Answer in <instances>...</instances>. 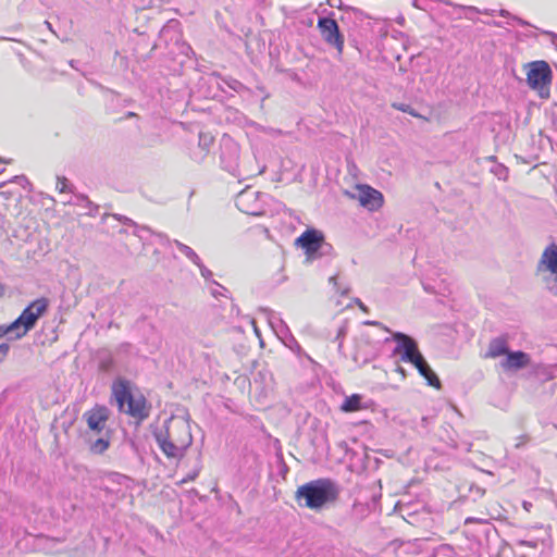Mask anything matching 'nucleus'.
I'll list each match as a JSON object with an SVG mask.
<instances>
[{"label":"nucleus","instance_id":"obj_25","mask_svg":"<svg viewBox=\"0 0 557 557\" xmlns=\"http://www.w3.org/2000/svg\"><path fill=\"white\" fill-rule=\"evenodd\" d=\"M214 143V137L209 132H200L199 133V141L198 146L207 154Z\"/></svg>","mask_w":557,"mask_h":557},{"label":"nucleus","instance_id":"obj_37","mask_svg":"<svg viewBox=\"0 0 557 557\" xmlns=\"http://www.w3.org/2000/svg\"><path fill=\"white\" fill-rule=\"evenodd\" d=\"M214 283L216 284V286H218V288H219V289H214V290L212 292V295H213L214 297H218L219 295H223V292H226V288H225V287H223L222 285L218 284L216 282H214Z\"/></svg>","mask_w":557,"mask_h":557},{"label":"nucleus","instance_id":"obj_39","mask_svg":"<svg viewBox=\"0 0 557 557\" xmlns=\"http://www.w3.org/2000/svg\"><path fill=\"white\" fill-rule=\"evenodd\" d=\"M12 332H14V330H13V329H11V325H10V326H8V327L0 326V338H1L2 336H4L5 334H8V333H12Z\"/></svg>","mask_w":557,"mask_h":557},{"label":"nucleus","instance_id":"obj_13","mask_svg":"<svg viewBox=\"0 0 557 557\" xmlns=\"http://www.w3.org/2000/svg\"><path fill=\"white\" fill-rule=\"evenodd\" d=\"M530 362H531V358H530L529 354L521 351V350H517V351L509 350V352L499 362V364L504 371L515 372V371H519L521 369L527 368L530 364Z\"/></svg>","mask_w":557,"mask_h":557},{"label":"nucleus","instance_id":"obj_10","mask_svg":"<svg viewBox=\"0 0 557 557\" xmlns=\"http://www.w3.org/2000/svg\"><path fill=\"white\" fill-rule=\"evenodd\" d=\"M236 207L249 215H262L264 213V201L261 194L252 188L242 190L235 199Z\"/></svg>","mask_w":557,"mask_h":557},{"label":"nucleus","instance_id":"obj_47","mask_svg":"<svg viewBox=\"0 0 557 557\" xmlns=\"http://www.w3.org/2000/svg\"><path fill=\"white\" fill-rule=\"evenodd\" d=\"M16 180H21V181L28 183L25 176H16Z\"/></svg>","mask_w":557,"mask_h":557},{"label":"nucleus","instance_id":"obj_45","mask_svg":"<svg viewBox=\"0 0 557 557\" xmlns=\"http://www.w3.org/2000/svg\"><path fill=\"white\" fill-rule=\"evenodd\" d=\"M123 222H124L125 224H128V225H135V223H134L131 219H128V218H124V219H123Z\"/></svg>","mask_w":557,"mask_h":557},{"label":"nucleus","instance_id":"obj_14","mask_svg":"<svg viewBox=\"0 0 557 557\" xmlns=\"http://www.w3.org/2000/svg\"><path fill=\"white\" fill-rule=\"evenodd\" d=\"M509 352L508 342L505 337L499 336L493 338L488 344V349L485 354L486 358H498L500 356H506Z\"/></svg>","mask_w":557,"mask_h":557},{"label":"nucleus","instance_id":"obj_29","mask_svg":"<svg viewBox=\"0 0 557 557\" xmlns=\"http://www.w3.org/2000/svg\"><path fill=\"white\" fill-rule=\"evenodd\" d=\"M337 278H338L337 274L331 275V276L329 277V283L333 285V288H334V290H335L336 293H341L342 295H346V294H348V290H349V289H348L347 287H346V288H344V289H341V287H339V285H338V282H337Z\"/></svg>","mask_w":557,"mask_h":557},{"label":"nucleus","instance_id":"obj_22","mask_svg":"<svg viewBox=\"0 0 557 557\" xmlns=\"http://www.w3.org/2000/svg\"><path fill=\"white\" fill-rule=\"evenodd\" d=\"M176 247L177 249L188 259L190 260L194 264H199V256L195 252V250L193 248H190L189 246L181 243L180 240H173L172 242Z\"/></svg>","mask_w":557,"mask_h":557},{"label":"nucleus","instance_id":"obj_6","mask_svg":"<svg viewBox=\"0 0 557 557\" xmlns=\"http://www.w3.org/2000/svg\"><path fill=\"white\" fill-rule=\"evenodd\" d=\"M48 304V299L39 298L23 310L21 315L11 324V329L14 331L23 326V331L16 334V338H21L35 326L39 317L46 312Z\"/></svg>","mask_w":557,"mask_h":557},{"label":"nucleus","instance_id":"obj_3","mask_svg":"<svg viewBox=\"0 0 557 557\" xmlns=\"http://www.w3.org/2000/svg\"><path fill=\"white\" fill-rule=\"evenodd\" d=\"M112 395L117 403L120 411L129 414L138 421H144L149 417L150 408L147 405L146 398L143 395H133L127 380H115L112 384Z\"/></svg>","mask_w":557,"mask_h":557},{"label":"nucleus","instance_id":"obj_36","mask_svg":"<svg viewBox=\"0 0 557 557\" xmlns=\"http://www.w3.org/2000/svg\"><path fill=\"white\" fill-rule=\"evenodd\" d=\"M544 35L548 36L549 39H550V42L555 46V48L557 49V34L553 33V32H549V30H545L543 32Z\"/></svg>","mask_w":557,"mask_h":557},{"label":"nucleus","instance_id":"obj_40","mask_svg":"<svg viewBox=\"0 0 557 557\" xmlns=\"http://www.w3.org/2000/svg\"><path fill=\"white\" fill-rule=\"evenodd\" d=\"M354 301L362 311L368 312V307L359 298H356Z\"/></svg>","mask_w":557,"mask_h":557},{"label":"nucleus","instance_id":"obj_12","mask_svg":"<svg viewBox=\"0 0 557 557\" xmlns=\"http://www.w3.org/2000/svg\"><path fill=\"white\" fill-rule=\"evenodd\" d=\"M352 197L357 198L360 205L370 211L377 210L383 205V195L369 185H358L357 194Z\"/></svg>","mask_w":557,"mask_h":557},{"label":"nucleus","instance_id":"obj_21","mask_svg":"<svg viewBox=\"0 0 557 557\" xmlns=\"http://www.w3.org/2000/svg\"><path fill=\"white\" fill-rule=\"evenodd\" d=\"M362 396L359 394H354L349 397H346L344 403L341 406V409L345 412L358 411L364 408L361 404Z\"/></svg>","mask_w":557,"mask_h":557},{"label":"nucleus","instance_id":"obj_26","mask_svg":"<svg viewBox=\"0 0 557 557\" xmlns=\"http://www.w3.org/2000/svg\"><path fill=\"white\" fill-rule=\"evenodd\" d=\"M286 347L296 352L298 356L301 354V347L298 342L294 338L293 335L289 334H281L280 336Z\"/></svg>","mask_w":557,"mask_h":557},{"label":"nucleus","instance_id":"obj_51","mask_svg":"<svg viewBox=\"0 0 557 557\" xmlns=\"http://www.w3.org/2000/svg\"><path fill=\"white\" fill-rule=\"evenodd\" d=\"M423 288H424L426 292H431L430 286H428V285H425V284L423 285Z\"/></svg>","mask_w":557,"mask_h":557},{"label":"nucleus","instance_id":"obj_53","mask_svg":"<svg viewBox=\"0 0 557 557\" xmlns=\"http://www.w3.org/2000/svg\"><path fill=\"white\" fill-rule=\"evenodd\" d=\"M46 24H47V28L51 29V24L49 22H46Z\"/></svg>","mask_w":557,"mask_h":557},{"label":"nucleus","instance_id":"obj_15","mask_svg":"<svg viewBox=\"0 0 557 557\" xmlns=\"http://www.w3.org/2000/svg\"><path fill=\"white\" fill-rule=\"evenodd\" d=\"M419 373L428 381V384L430 386H433L435 388H441V381L437 377V375L432 371L429 363L424 359V357H421L418 359L417 363L414 364Z\"/></svg>","mask_w":557,"mask_h":557},{"label":"nucleus","instance_id":"obj_31","mask_svg":"<svg viewBox=\"0 0 557 557\" xmlns=\"http://www.w3.org/2000/svg\"><path fill=\"white\" fill-rule=\"evenodd\" d=\"M494 172V174L500 178V180H505L507 177V173H508V170L506 166L502 165V164H498L494 170H492Z\"/></svg>","mask_w":557,"mask_h":557},{"label":"nucleus","instance_id":"obj_9","mask_svg":"<svg viewBox=\"0 0 557 557\" xmlns=\"http://www.w3.org/2000/svg\"><path fill=\"white\" fill-rule=\"evenodd\" d=\"M341 493L337 483L330 479L315 480V511L336 503Z\"/></svg>","mask_w":557,"mask_h":557},{"label":"nucleus","instance_id":"obj_49","mask_svg":"<svg viewBox=\"0 0 557 557\" xmlns=\"http://www.w3.org/2000/svg\"><path fill=\"white\" fill-rule=\"evenodd\" d=\"M482 13H484V14H493L494 11L493 10H484Z\"/></svg>","mask_w":557,"mask_h":557},{"label":"nucleus","instance_id":"obj_43","mask_svg":"<svg viewBox=\"0 0 557 557\" xmlns=\"http://www.w3.org/2000/svg\"><path fill=\"white\" fill-rule=\"evenodd\" d=\"M462 445L465 446V450L467 453L471 451L472 444L470 442H462Z\"/></svg>","mask_w":557,"mask_h":557},{"label":"nucleus","instance_id":"obj_27","mask_svg":"<svg viewBox=\"0 0 557 557\" xmlns=\"http://www.w3.org/2000/svg\"><path fill=\"white\" fill-rule=\"evenodd\" d=\"M392 107L398 111L408 113L414 117H421V115L410 104L394 102L392 103Z\"/></svg>","mask_w":557,"mask_h":557},{"label":"nucleus","instance_id":"obj_48","mask_svg":"<svg viewBox=\"0 0 557 557\" xmlns=\"http://www.w3.org/2000/svg\"><path fill=\"white\" fill-rule=\"evenodd\" d=\"M352 11H354L356 14L363 15L362 11H360V10H358V9H352Z\"/></svg>","mask_w":557,"mask_h":557},{"label":"nucleus","instance_id":"obj_54","mask_svg":"<svg viewBox=\"0 0 557 557\" xmlns=\"http://www.w3.org/2000/svg\"><path fill=\"white\" fill-rule=\"evenodd\" d=\"M70 65H71L72 67H74L75 62L72 60V61L70 62Z\"/></svg>","mask_w":557,"mask_h":557},{"label":"nucleus","instance_id":"obj_23","mask_svg":"<svg viewBox=\"0 0 557 557\" xmlns=\"http://www.w3.org/2000/svg\"><path fill=\"white\" fill-rule=\"evenodd\" d=\"M134 226H135L134 235L138 236L139 238H144V233H151L160 239V243L162 245L171 244V239L163 233L152 232L148 226H144V225L139 226V225L135 224Z\"/></svg>","mask_w":557,"mask_h":557},{"label":"nucleus","instance_id":"obj_24","mask_svg":"<svg viewBox=\"0 0 557 557\" xmlns=\"http://www.w3.org/2000/svg\"><path fill=\"white\" fill-rule=\"evenodd\" d=\"M218 86L223 91H226L225 87H227L228 89H231L235 92H240L242 90L245 89V86L239 81L232 78V77L221 78V83H218Z\"/></svg>","mask_w":557,"mask_h":557},{"label":"nucleus","instance_id":"obj_1","mask_svg":"<svg viewBox=\"0 0 557 557\" xmlns=\"http://www.w3.org/2000/svg\"><path fill=\"white\" fill-rule=\"evenodd\" d=\"M154 438L168 458L181 459L193 443L189 421L182 417H171L164 429L154 433Z\"/></svg>","mask_w":557,"mask_h":557},{"label":"nucleus","instance_id":"obj_56","mask_svg":"<svg viewBox=\"0 0 557 557\" xmlns=\"http://www.w3.org/2000/svg\"><path fill=\"white\" fill-rule=\"evenodd\" d=\"M306 357H307L308 360H310V361L312 360L309 355H306Z\"/></svg>","mask_w":557,"mask_h":557},{"label":"nucleus","instance_id":"obj_33","mask_svg":"<svg viewBox=\"0 0 557 557\" xmlns=\"http://www.w3.org/2000/svg\"><path fill=\"white\" fill-rule=\"evenodd\" d=\"M196 265L199 268L202 277L209 280L212 276V272L202 264L201 260H199V264Z\"/></svg>","mask_w":557,"mask_h":557},{"label":"nucleus","instance_id":"obj_38","mask_svg":"<svg viewBox=\"0 0 557 557\" xmlns=\"http://www.w3.org/2000/svg\"><path fill=\"white\" fill-rule=\"evenodd\" d=\"M460 8L466 10L467 13H481V11L478 8H475V7H462V5H460ZM466 16L468 17V14H466Z\"/></svg>","mask_w":557,"mask_h":557},{"label":"nucleus","instance_id":"obj_20","mask_svg":"<svg viewBox=\"0 0 557 557\" xmlns=\"http://www.w3.org/2000/svg\"><path fill=\"white\" fill-rule=\"evenodd\" d=\"M440 438L449 448L457 449L459 447L456 432L451 429L450 425H446V426L442 428Z\"/></svg>","mask_w":557,"mask_h":557},{"label":"nucleus","instance_id":"obj_42","mask_svg":"<svg viewBox=\"0 0 557 557\" xmlns=\"http://www.w3.org/2000/svg\"><path fill=\"white\" fill-rule=\"evenodd\" d=\"M327 3L332 8H336V7L338 8L341 5L342 1L341 0H327Z\"/></svg>","mask_w":557,"mask_h":557},{"label":"nucleus","instance_id":"obj_52","mask_svg":"<svg viewBox=\"0 0 557 557\" xmlns=\"http://www.w3.org/2000/svg\"><path fill=\"white\" fill-rule=\"evenodd\" d=\"M367 324H369V325H377L379 323L377 322H367Z\"/></svg>","mask_w":557,"mask_h":557},{"label":"nucleus","instance_id":"obj_7","mask_svg":"<svg viewBox=\"0 0 557 557\" xmlns=\"http://www.w3.org/2000/svg\"><path fill=\"white\" fill-rule=\"evenodd\" d=\"M392 338L396 342V347L393 352L394 355L400 356L401 361L414 366L418 359L423 357L418 348L417 342L411 336L401 332H394Z\"/></svg>","mask_w":557,"mask_h":557},{"label":"nucleus","instance_id":"obj_28","mask_svg":"<svg viewBox=\"0 0 557 557\" xmlns=\"http://www.w3.org/2000/svg\"><path fill=\"white\" fill-rule=\"evenodd\" d=\"M57 189L60 193L72 191V187L69 186V182H67L66 177L58 176V178H57Z\"/></svg>","mask_w":557,"mask_h":557},{"label":"nucleus","instance_id":"obj_5","mask_svg":"<svg viewBox=\"0 0 557 557\" xmlns=\"http://www.w3.org/2000/svg\"><path fill=\"white\" fill-rule=\"evenodd\" d=\"M546 287L557 296V244L552 243L543 251L537 264Z\"/></svg>","mask_w":557,"mask_h":557},{"label":"nucleus","instance_id":"obj_11","mask_svg":"<svg viewBox=\"0 0 557 557\" xmlns=\"http://www.w3.org/2000/svg\"><path fill=\"white\" fill-rule=\"evenodd\" d=\"M552 81V71L545 61H536L531 63L528 72L527 82L533 89L540 90L543 96V89L547 88Z\"/></svg>","mask_w":557,"mask_h":557},{"label":"nucleus","instance_id":"obj_4","mask_svg":"<svg viewBox=\"0 0 557 557\" xmlns=\"http://www.w3.org/2000/svg\"><path fill=\"white\" fill-rule=\"evenodd\" d=\"M42 549L49 554L65 552L70 557H95L97 544L91 533H86L79 540L65 544L64 541L53 537H44Z\"/></svg>","mask_w":557,"mask_h":557},{"label":"nucleus","instance_id":"obj_50","mask_svg":"<svg viewBox=\"0 0 557 557\" xmlns=\"http://www.w3.org/2000/svg\"><path fill=\"white\" fill-rule=\"evenodd\" d=\"M3 293H4V287H3V285L0 284V297L3 295Z\"/></svg>","mask_w":557,"mask_h":557},{"label":"nucleus","instance_id":"obj_17","mask_svg":"<svg viewBox=\"0 0 557 557\" xmlns=\"http://www.w3.org/2000/svg\"><path fill=\"white\" fill-rule=\"evenodd\" d=\"M334 250L331 244L326 243L322 232L315 230V259L321 257H333Z\"/></svg>","mask_w":557,"mask_h":557},{"label":"nucleus","instance_id":"obj_19","mask_svg":"<svg viewBox=\"0 0 557 557\" xmlns=\"http://www.w3.org/2000/svg\"><path fill=\"white\" fill-rule=\"evenodd\" d=\"M296 499L299 505H302V500H305V505L307 507L313 508V481H310L298 488Z\"/></svg>","mask_w":557,"mask_h":557},{"label":"nucleus","instance_id":"obj_16","mask_svg":"<svg viewBox=\"0 0 557 557\" xmlns=\"http://www.w3.org/2000/svg\"><path fill=\"white\" fill-rule=\"evenodd\" d=\"M295 246L304 248L309 260L313 255V227H308L296 238Z\"/></svg>","mask_w":557,"mask_h":557},{"label":"nucleus","instance_id":"obj_2","mask_svg":"<svg viewBox=\"0 0 557 557\" xmlns=\"http://www.w3.org/2000/svg\"><path fill=\"white\" fill-rule=\"evenodd\" d=\"M110 418V410L103 405H96L83 414L90 432L99 437L94 438L92 434H87L89 450L95 455L103 454L111 444V430L107 429V421Z\"/></svg>","mask_w":557,"mask_h":557},{"label":"nucleus","instance_id":"obj_41","mask_svg":"<svg viewBox=\"0 0 557 557\" xmlns=\"http://www.w3.org/2000/svg\"><path fill=\"white\" fill-rule=\"evenodd\" d=\"M493 26L495 27H506L507 25H509V22H499V21H493L491 23Z\"/></svg>","mask_w":557,"mask_h":557},{"label":"nucleus","instance_id":"obj_32","mask_svg":"<svg viewBox=\"0 0 557 557\" xmlns=\"http://www.w3.org/2000/svg\"><path fill=\"white\" fill-rule=\"evenodd\" d=\"M347 329L345 325L338 327L335 339L338 341V349L343 346V337L346 335Z\"/></svg>","mask_w":557,"mask_h":557},{"label":"nucleus","instance_id":"obj_35","mask_svg":"<svg viewBox=\"0 0 557 557\" xmlns=\"http://www.w3.org/2000/svg\"><path fill=\"white\" fill-rule=\"evenodd\" d=\"M199 474V470H194L189 474H187L184 479L181 480V484L187 483L189 481H194Z\"/></svg>","mask_w":557,"mask_h":557},{"label":"nucleus","instance_id":"obj_55","mask_svg":"<svg viewBox=\"0 0 557 557\" xmlns=\"http://www.w3.org/2000/svg\"><path fill=\"white\" fill-rule=\"evenodd\" d=\"M134 115H135V113H133V112L127 113V116H134Z\"/></svg>","mask_w":557,"mask_h":557},{"label":"nucleus","instance_id":"obj_30","mask_svg":"<svg viewBox=\"0 0 557 557\" xmlns=\"http://www.w3.org/2000/svg\"><path fill=\"white\" fill-rule=\"evenodd\" d=\"M499 15L503 16V17H507V18H510L512 21H516L518 24L522 25V26H525V25H529L528 22H525L524 20L516 16V15H512L509 11L507 10H500L499 11Z\"/></svg>","mask_w":557,"mask_h":557},{"label":"nucleus","instance_id":"obj_44","mask_svg":"<svg viewBox=\"0 0 557 557\" xmlns=\"http://www.w3.org/2000/svg\"><path fill=\"white\" fill-rule=\"evenodd\" d=\"M101 544H102V548H106L107 544H108V540L107 539H101ZM104 553V549H102L100 552V554H103Z\"/></svg>","mask_w":557,"mask_h":557},{"label":"nucleus","instance_id":"obj_46","mask_svg":"<svg viewBox=\"0 0 557 557\" xmlns=\"http://www.w3.org/2000/svg\"><path fill=\"white\" fill-rule=\"evenodd\" d=\"M396 371L399 372L405 377L406 374L404 368L397 367Z\"/></svg>","mask_w":557,"mask_h":557},{"label":"nucleus","instance_id":"obj_34","mask_svg":"<svg viewBox=\"0 0 557 557\" xmlns=\"http://www.w3.org/2000/svg\"><path fill=\"white\" fill-rule=\"evenodd\" d=\"M9 350H10V345L8 343L0 344V362H2L4 360Z\"/></svg>","mask_w":557,"mask_h":557},{"label":"nucleus","instance_id":"obj_18","mask_svg":"<svg viewBox=\"0 0 557 557\" xmlns=\"http://www.w3.org/2000/svg\"><path fill=\"white\" fill-rule=\"evenodd\" d=\"M261 310L265 314L269 324L278 336H281V334L288 333V327L286 326L285 322L274 311L270 309Z\"/></svg>","mask_w":557,"mask_h":557},{"label":"nucleus","instance_id":"obj_8","mask_svg":"<svg viewBox=\"0 0 557 557\" xmlns=\"http://www.w3.org/2000/svg\"><path fill=\"white\" fill-rule=\"evenodd\" d=\"M318 28L323 40L341 54L344 48V36L339 32L335 18L331 16H320L318 20Z\"/></svg>","mask_w":557,"mask_h":557}]
</instances>
